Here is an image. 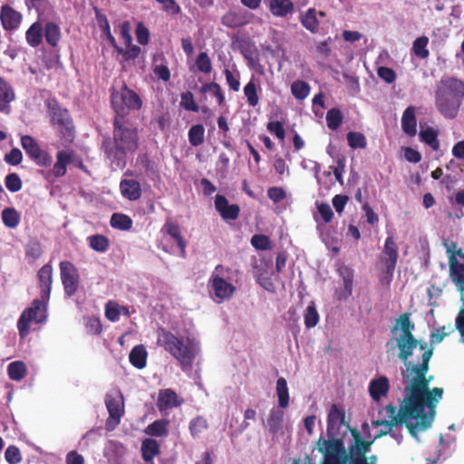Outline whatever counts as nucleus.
<instances>
[{"label":"nucleus","instance_id":"obj_54","mask_svg":"<svg viewBox=\"0 0 464 464\" xmlns=\"http://www.w3.org/2000/svg\"><path fill=\"white\" fill-rule=\"evenodd\" d=\"M6 188L11 192H17L22 188V181L16 173L6 175L5 179Z\"/></svg>","mask_w":464,"mask_h":464},{"label":"nucleus","instance_id":"obj_26","mask_svg":"<svg viewBox=\"0 0 464 464\" xmlns=\"http://www.w3.org/2000/svg\"><path fill=\"white\" fill-rule=\"evenodd\" d=\"M43 28L46 43L52 47H56L62 37L60 26L54 22H47Z\"/></svg>","mask_w":464,"mask_h":464},{"label":"nucleus","instance_id":"obj_53","mask_svg":"<svg viewBox=\"0 0 464 464\" xmlns=\"http://www.w3.org/2000/svg\"><path fill=\"white\" fill-rule=\"evenodd\" d=\"M252 246L258 250L271 249V241L268 237L265 235H255L251 238Z\"/></svg>","mask_w":464,"mask_h":464},{"label":"nucleus","instance_id":"obj_34","mask_svg":"<svg viewBox=\"0 0 464 464\" xmlns=\"http://www.w3.org/2000/svg\"><path fill=\"white\" fill-rule=\"evenodd\" d=\"M437 137V131L430 127L422 129L420 131V140L428 144L433 150H438L440 148V142Z\"/></svg>","mask_w":464,"mask_h":464},{"label":"nucleus","instance_id":"obj_9","mask_svg":"<svg viewBox=\"0 0 464 464\" xmlns=\"http://www.w3.org/2000/svg\"><path fill=\"white\" fill-rule=\"evenodd\" d=\"M105 405L109 412L106 427L108 430H113L120 424L124 413V401L121 392L120 391H112L107 393Z\"/></svg>","mask_w":464,"mask_h":464},{"label":"nucleus","instance_id":"obj_13","mask_svg":"<svg viewBox=\"0 0 464 464\" xmlns=\"http://www.w3.org/2000/svg\"><path fill=\"white\" fill-rule=\"evenodd\" d=\"M23 15L9 5H2L0 9V21L5 31H15L22 23Z\"/></svg>","mask_w":464,"mask_h":464},{"label":"nucleus","instance_id":"obj_55","mask_svg":"<svg viewBox=\"0 0 464 464\" xmlns=\"http://www.w3.org/2000/svg\"><path fill=\"white\" fill-rule=\"evenodd\" d=\"M207 427V420L202 417H197L189 422V430L194 437L201 433Z\"/></svg>","mask_w":464,"mask_h":464},{"label":"nucleus","instance_id":"obj_41","mask_svg":"<svg viewBox=\"0 0 464 464\" xmlns=\"http://www.w3.org/2000/svg\"><path fill=\"white\" fill-rule=\"evenodd\" d=\"M204 134H205V129L203 125L197 124L193 125L188 133V141L189 143L194 146L198 147L201 145L204 141Z\"/></svg>","mask_w":464,"mask_h":464},{"label":"nucleus","instance_id":"obj_25","mask_svg":"<svg viewBox=\"0 0 464 464\" xmlns=\"http://www.w3.org/2000/svg\"><path fill=\"white\" fill-rule=\"evenodd\" d=\"M416 126L415 108L409 106L406 108L401 117L402 130L409 136H414L417 132Z\"/></svg>","mask_w":464,"mask_h":464},{"label":"nucleus","instance_id":"obj_19","mask_svg":"<svg viewBox=\"0 0 464 464\" xmlns=\"http://www.w3.org/2000/svg\"><path fill=\"white\" fill-rule=\"evenodd\" d=\"M382 261L385 268L394 270L398 260V246L392 237H388L385 240L382 250Z\"/></svg>","mask_w":464,"mask_h":464},{"label":"nucleus","instance_id":"obj_24","mask_svg":"<svg viewBox=\"0 0 464 464\" xmlns=\"http://www.w3.org/2000/svg\"><path fill=\"white\" fill-rule=\"evenodd\" d=\"M72 152L69 150H60L56 154V162L53 167V174L56 178L66 174L67 166L71 163Z\"/></svg>","mask_w":464,"mask_h":464},{"label":"nucleus","instance_id":"obj_29","mask_svg":"<svg viewBox=\"0 0 464 464\" xmlns=\"http://www.w3.org/2000/svg\"><path fill=\"white\" fill-rule=\"evenodd\" d=\"M43 25L39 22L34 23L25 33L27 44L32 47H37L43 41Z\"/></svg>","mask_w":464,"mask_h":464},{"label":"nucleus","instance_id":"obj_49","mask_svg":"<svg viewBox=\"0 0 464 464\" xmlns=\"http://www.w3.org/2000/svg\"><path fill=\"white\" fill-rule=\"evenodd\" d=\"M327 126L331 130H336L343 121L342 112L338 109H331L326 114Z\"/></svg>","mask_w":464,"mask_h":464},{"label":"nucleus","instance_id":"obj_56","mask_svg":"<svg viewBox=\"0 0 464 464\" xmlns=\"http://www.w3.org/2000/svg\"><path fill=\"white\" fill-rule=\"evenodd\" d=\"M120 314H121V306L118 304L109 302L106 304L105 315L108 320H110L111 322H117L120 318Z\"/></svg>","mask_w":464,"mask_h":464},{"label":"nucleus","instance_id":"obj_57","mask_svg":"<svg viewBox=\"0 0 464 464\" xmlns=\"http://www.w3.org/2000/svg\"><path fill=\"white\" fill-rule=\"evenodd\" d=\"M5 460L10 464H17L22 460L20 450L15 446H9L5 453Z\"/></svg>","mask_w":464,"mask_h":464},{"label":"nucleus","instance_id":"obj_40","mask_svg":"<svg viewBox=\"0 0 464 464\" xmlns=\"http://www.w3.org/2000/svg\"><path fill=\"white\" fill-rule=\"evenodd\" d=\"M142 457L145 461H150L159 453V445L156 440L146 439L141 445Z\"/></svg>","mask_w":464,"mask_h":464},{"label":"nucleus","instance_id":"obj_48","mask_svg":"<svg viewBox=\"0 0 464 464\" xmlns=\"http://www.w3.org/2000/svg\"><path fill=\"white\" fill-rule=\"evenodd\" d=\"M141 50L139 46L130 44V45H126V48L123 49L121 47H117V53L121 54L124 61H130L136 59Z\"/></svg>","mask_w":464,"mask_h":464},{"label":"nucleus","instance_id":"obj_50","mask_svg":"<svg viewBox=\"0 0 464 464\" xmlns=\"http://www.w3.org/2000/svg\"><path fill=\"white\" fill-rule=\"evenodd\" d=\"M180 105L186 111L193 112H198L199 111V107L194 100L193 93L190 92H186L181 94Z\"/></svg>","mask_w":464,"mask_h":464},{"label":"nucleus","instance_id":"obj_37","mask_svg":"<svg viewBox=\"0 0 464 464\" xmlns=\"http://www.w3.org/2000/svg\"><path fill=\"white\" fill-rule=\"evenodd\" d=\"M111 226L120 230H130L132 227V220L127 215L114 213L111 218Z\"/></svg>","mask_w":464,"mask_h":464},{"label":"nucleus","instance_id":"obj_35","mask_svg":"<svg viewBox=\"0 0 464 464\" xmlns=\"http://www.w3.org/2000/svg\"><path fill=\"white\" fill-rule=\"evenodd\" d=\"M276 393L278 396V404L280 408H286L289 403V393L287 382L285 378L281 377L276 382Z\"/></svg>","mask_w":464,"mask_h":464},{"label":"nucleus","instance_id":"obj_47","mask_svg":"<svg viewBox=\"0 0 464 464\" xmlns=\"http://www.w3.org/2000/svg\"><path fill=\"white\" fill-rule=\"evenodd\" d=\"M319 321V314L314 303H311L305 309L304 324L307 328L314 327Z\"/></svg>","mask_w":464,"mask_h":464},{"label":"nucleus","instance_id":"obj_10","mask_svg":"<svg viewBox=\"0 0 464 464\" xmlns=\"http://www.w3.org/2000/svg\"><path fill=\"white\" fill-rule=\"evenodd\" d=\"M372 442L363 440L359 432H353V442L349 446V464H376L375 457L370 459L365 457Z\"/></svg>","mask_w":464,"mask_h":464},{"label":"nucleus","instance_id":"obj_60","mask_svg":"<svg viewBox=\"0 0 464 464\" xmlns=\"http://www.w3.org/2000/svg\"><path fill=\"white\" fill-rule=\"evenodd\" d=\"M378 76L387 83H392L396 80L395 72L388 67L380 66L377 69Z\"/></svg>","mask_w":464,"mask_h":464},{"label":"nucleus","instance_id":"obj_46","mask_svg":"<svg viewBox=\"0 0 464 464\" xmlns=\"http://www.w3.org/2000/svg\"><path fill=\"white\" fill-rule=\"evenodd\" d=\"M90 246L97 252H105L109 247V241L102 235H94L89 237Z\"/></svg>","mask_w":464,"mask_h":464},{"label":"nucleus","instance_id":"obj_16","mask_svg":"<svg viewBox=\"0 0 464 464\" xmlns=\"http://www.w3.org/2000/svg\"><path fill=\"white\" fill-rule=\"evenodd\" d=\"M325 17V13L309 8L300 15L301 24L312 34L320 33V19Z\"/></svg>","mask_w":464,"mask_h":464},{"label":"nucleus","instance_id":"obj_44","mask_svg":"<svg viewBox=\"0 0 464 464\" xmlns=\"http://www.w3.org/2000/svg\"><path fill=\"white\" fill-rule=\"evenodd\" d=\"M21 145L25 150L26 154L32 159L40 150V146L35 140L29 136L24 135L21 137Z\"/></svg>","mask_w":464,"mask_h":464},{"label":"nucleus","instance_id":"obj_11","mask_svg":"<svg viewBox=\"0 0 464 464\" xmlns=\"http://www.w3.org/2000/svg\"><path fill=\"white\" fill-rule=\"evenodd\" d=\"M51 122L68 141L73 138V125L67 110L57 105L50 107Z\"/></svg>","mask_w":464,"mask_h":464},{"label":"nucleus","instance_id":"obj_15","mask_svg":"<svg viewBox=\"0 0 464 464\" xmlns=\"http://www.w3.org/2000/svg\"><path fill=\"white\" fill-rule=\"evenodd\" d=\"M337 272L343 279V287L336 290V297L338 300H346L353 294L354 271L350 266L342 265Z\"/></svg>","mask_w":464,"mask_h":464},{"label":"nucleus","instance_id":"obj_39","mask_svg":"<svg viewBox=\"0 0 464 464\" xmlns=\"http://www.w3.org/2000/svg\"><path fill=\"white\" fill-rule=\"evenodd\" d=\"M244 57L247 61V65L250 69L260 75L265 73L264 66L260 63L259 54L256 50L245 52Z\"/></svg>","mask_w":464,"mask_h":464},{"label":"nucleus","instance_id":"obj_28","mask_svg":"<svg viewBox=\"0 0 464 464\" xmlns=\"http://www.w3.org/2000/svg\"><path fill=\"white\" fill-rule=\"evenodd\" d=\"M147 356L148 353L146 348L144 345L140 344L131 349L129 354V360L130 362L137 369H143L147 363Z\"/></svg>","mask_w":464,"mask_h":464},{"label":"nucleus","instance_id":"obj_38","mask_svg":"<svg viewBox=\"0 0 464 464\" xmlns=\"http://www.w3.org/2000/svg\"><path fill=\"white\" fill-rule=\"evenodd\" d=\"M9 378L13 381H21L26 374V366L23 362L15 361L7 367Z\"/></svg>","mask_w":464,"mask_h":464},{"label":"nucleus","instance_id":"obj_8","mask_svg":"<svg viewBox=\"0 0 464 464\" xmlns=\"http://www.w3.org/2000/svg\"><path fill=\"white\" fill-rule=\"evenodd\" d=\"M111 104L117 113L116 117L124 118L130 111L139 110L142 102L135 92L124 86L120 91L111 92Z\"/></svg>","mask_w":464,"mask_h":464},{"label":"nucleus","instance_id":"obj_22","mask_svg":"<svg viewBox=\"0 0 464 464\" xmlns=\"http://www.w3.org/2000/svg\"><path fill=\"white\" fill-rule=\"evenodd\" d=\"M121 195L131 201L137 200L141 196L140 185L134 179H123L120 183Z\"/></svg>","mask_w":464,"mask_h":464},{"label":"nucleus","instance_id":"obj_58","mask_svg":"<svg viewBox=\"0 0 464 464\" xmlns=\"http://www.w3.org/2000/svg\"><path fill=\"white\" fill-rule=\"evenodd\" d=\"M135 34L137 41L140 44H148L150 38V31L142 23H138Z\"/></svg>","mask_w":464,"mask_h":464},{"label":"nucleus","instance_id":"obj_32","mask_svg":"<svg viewBox=\"0 0 464 464\" xmlns=\"http://www.w3.org/2000/svg\"><path fill=\"white\" fill-rule=\"evenodd\" d=\"M221 23L227 27L236 28L244 25L246 21L240 13L229 11L222 16Z\"/></svg>","mask_w":464,"mask_h":464},{"label":"nucleus","instance_id":"obj_14","mask_svg":"<svg viewBox=\"0 0 464 464\" xmlns=\"http://www.w3.org/2000/svg\"><path fill=\"white\" fill-rule=\"evenodd\" d=\"M183 401L173 390L163 389L159 392L157 407L160 412L167 413L168 411L180 406Z\"/></svg>","mask_w":464,"mask_h":464},{"label":"nucleus","instance_id":"obj_61","mask_svg":"<svg viewBox=\"0 0 464 464\" xmlns=\"http://www.w3.org/2000/svg\"><path fill=\"white\" fill-rule=\"evenodd\" d=\"M32 160H34L37 165L42 167H49L53 162L52 157L42 149H40V150L35 155H34Z\"/></svg>","mask_w":464,"mask_h":464},{"label":"nucleus","instance_id":"obj_1","mask_svg":"<svg viewBox=\"0 0 464 464\" xmlns=\"http://www.w3.org/2000/svg\"><path fill=\"white\" fill-rule=\"evenodd\" d=\"M413 330L414 324L408 314H401L392 329V338L387 346L394 345L398 348V357L404 363L405 370L401 374L405 396L398 411L392 404L383 408L372 407L369 411L371 423L377 430L372 441L382 435L390 434L400 444L402 435L397 430L402 424L420 441L418 433L430 429L434 420L436 406L442 398L443 390H429L432 377L426 378V374L433 349H426V345L416 340L411 333Z\"/></svg>","mask_w":464,"mask_h":464},{"label":"nucleus","instance_id":"obj_7","mask_svg":"<svg viewBox=\"0 0 464 464\" xmlns=\"http://www.w3.org/2000/svg\"><path fill=\"white\" fill-rule=\"evenodd\" d=\"M229 272L230 269L217 266L209 279L208 286L218 303L230 299L236 292L237 288L231 282Z\"/></svg>","mask_w":464,"mask_h":464},{"label":"nucleus","instance_id":"obj_5","mask_svg":"<svg viewBox=\"0 0 464 464\" xmlns=\"http://www.w3.org/2000/svg\"><path fill=\"white\" fill-rule=\"evenodd\" d=\"M464 98V82L455 77L444 76L437 83L435 103L439 111L448 119H454Z\"/></svg>","mask_w":464,"mask_h":464},{"label":"nucleus","instance_id":"obj_2","mask_svg":"<svg viewBox=\"0 0 464 464\" xmlns=\"http://www.w3.org/2000/svg\"><path fill=\"white\" fill-rule=\"evenodd\" d=\"M101 149L112 170L123 169L127 165L128 157L139 149L137 129L124 118L115 117L112 138H104Z\"/></svg>","mask_w":464,"mask_h":464},{"label":"nucleus","instance_id":"obj_62","mask_svg":"<svg viewBox=\"0 0 464 464\" xmlns=\"http://www.w3.org/2000/svg\"><path fill=\"white\" fill-rule=\"evenodd\" d=\"M23 160V154L19 149H13L5 155V160L11 165H18Z\"/></svg>","mask_w":464,"mask_h":464},{"label":"nucleus","instance_id":"obj_59","mask_svg":"<svg viewBox=\"0 0 464 464\" xmlns=\"http://www.w3.org/2000/svg\"><path fill=\"white\" fill-rule=\"evenodd\" d=\"M224 74L226 76V81H227V83L228 84L229 88L231 90H233L234 92L239 91V88H240L239 73L237 72L235 74L228 69H225Z\"/></svg>","mask_w":464,"mask_h":464},{"label":"nucleus","instance_id":"obj_31","mask_svg":"<svg viewBox=\"0 0 464 464\" xmlns=\"http://www.w3.org/2000/svg\"><path fill=\"white\" fill-rule=\"evenodd\" d=\"M169 421L165 419L157 420L146 428V433L153 437H163L168 435Z\"/></svg>","mask_w":464,"mask_h":464},{"label":"nucleus","instance_id":"obj_4","mask_svg":"<svg viewBox=\"0 0 464 464\" xmlns=\"http://www.w3.org/2000/svg\"><path fill=\"white\" fill-rule=\"evenodd\" d=\"M157 343L179 362L184 372L191 371L193 362L200 352L199 341L191 334L176 336L170 332L160 329Z\"/></svg>","mask_w":464,"mask_h":464},{"label":"nucleus","instance_id":"obj_45","mask_svg":"<svg viewBox=\"0 0 464 464\" xmlns=\"http://www.w3.org/2000/svg\"><path fill=\"white\" fill-rule=\"evenodd\" d=\"M347 141L353 149H364L367 145L365 136L361 132L350 131L347 134Z\"/></svg>","mask_w":464,"mask_h":464},{"label":"nucleus","instance_id":"obj_21","mask_svg":"<svg viewBox=\"0 0 464 464\" xmlns=\"http://www.w3.org/2000/svg\"><path fill=\"white\" fill-rule=\"evenodd\" d=\"M41 297L50 299L53 283V268L50 265H44L38 272Z\"/></svg>","mask_w":464,"mask_h":464},{"label":"nucleus","instance_id":"obj_64","mask_svg":"<svg viewBox=\"0 0 464 464\" xmlns=\"http://www.w3.org/2000/svg\"><path fill=\"white\" fill-rule=\"evenodd\" d=\"M267 196L275 203H278L285 198V192L282 188L273 187L267 190Z\"/></svg>","mask_w":464,"mask_h":464},{"label":"nucleus","instance_id":"obj_17","mask_svg":"<svg viewBox=\"0 0 464 464\" xmlns=\"http://www.w3.org/2000/svg\"><path fill=\"white\" fill-rule=\"evenodd\" d=\"M368 390L372 401L374 402H380L388 394L390 382L387 377L380 376L370 382Z\"/></svg>","mask_w":464,"mask_h":464},{"label":"nucleus","instance_id":"obj_30","mask_svg":"<svg viewBox=\"0 0 464 464\" xmlns=\"http://www.w3.org/2000/svg\"><path fill=\"white\" fill-rule=\"evenodd\" d=\"M1 219L8 228H15L20 221L21 215L14 208H5L1 213Z\"/></svg>","mask_w":464,"mask_h":464},{"label":"nucleus","instance_id":"obj_43","mask_svg":"<svg viewBox=\"0 0 464 464\" xmlns=\"http://www.w3.org/2000/svg\"><path fill=\"white\" fill-rule=\"evenodd\" d=\"M195 65L197 70L202 73L208 74L212 71V63L206 52H201L196 58Z\"/></svg>","mask_w":464,"mask_h":464},{"label":"nucleus","instance_id":"obj_63","mask_svg":"<svg viewBox=\"0 0 464 464\" xmlns=\"http://www.w3.org/2000/svg\"><path fill=\"white\" fill-rule=\"evenodd\" d=\"M267 130L276 135L278 139L284 140L285 138V129L280 121H270L267 124Z\"/></svg>","mask_w":464,"mask_h":464},{"label":"nucleus","instance_id":"obj_33","mask_svg":"<svg viewBox=\"0 0 464 464\" xmlns=\"http://www.w3.org/2000/svg\"><path fill=\"white\" fill-rule=\"evenodd\" d=\"M310 91V85L304 81L297 80L291 84V93L297 100H304L309 95Z\"/></svg>","mask_w":464,"mask_h":464},{"label":"nucleus","instance_id":"obj_27","mask_svg":"<svg viewBox=\"0 0 464 464\" xmlns=\"http://www.w3.org/2000/svg\"><path fill=\"white\" fill-rule=\"evenodd\" d=\"M268 7L277 17H285L294 11V5L290 0H270Z\"/></svg>","mask_w":464,"mask_h":464},{"label":"nucleus","instance_id":"obj_51","mask_svg":"<svg viewBox=\"0 0 464 464\" xmlns=\"http://www.w3.org/2000/svg\"><path fill=\"white\" fill-rule=\"evenodd\" d=\"M136 165L141 168L146 174L150 175L156 172L154 163L150 160L148 154H140L136 160Z\"/></svg>","mask_w":464,"mask_h":464},{"label":"nucleus","instance_id":"obj_23","mask_svg":"<svg viewBox=\"0 0 464 464\" xmlns=\"http://www.w3.org/2000/svg\"><path fill=\"white\" fill-rule=\"evenodd\" d=\"M162 229L177 243L180 250V256L182 257H185L187 244L185 239L181 236L179 225L172 221H167L163 226Z\"/></svg>","mask_w":464,"mask_h":464},{"label":"nucleus","instance_id":"obj_36","mask_svg":"<svg viewBox=\"0 0 464 464\" xmlns=\"http://www.w3.org/2000/svg\"><path fill=\"white\" fill-rule=\"evenodd\" d=\"M244 94L249 106L256 107L258 104L259 97L257 94V86L254 78H251L244 87Z\"/></svg>","mask_w":464,"mask_h":464},{"label":"nucleus","instance_id":"obj_42","mask_svg":"<svg viewBox=\"0 0 464 464\" xmlns=\"http://www.w3.org/2000/svg\"><path fill=\"white\" fill-rule=\"evenodd\" d=\"M429 44V38L427 36H420L418 37L412 44V51L414 54L420 58V59H426L430 52L427 49V45Z\"/></svg>","mask_w":464,"mask_h":464},{"label":"nucleus","instance_id":"obj_3","mask_svg":"<svg viewBox=\"0 0 464 464\" xmlns=\"http://www.w3.org/2000/svg\"><path fill=\"white\" fill-rule=\"evenodd\" d=\"M327 435L329 440L320 438L317 442V450L324 456L322 464H343L344 445L342 436L347 431L358 432L352 430L344 420V412L337 405L331 406L327 419ZM293 464H314L308 457L297 459Z\"/></svg>","mask_w":464,"mask_h":464},{"label":"nucleus","instance_id":"obj_18","mask_svg":"<svg viewBox=\"0 0 464 464\" xmlns=\"http://www.w3.org/2000/svg\"><path fill=\"white\" fill-rule=\"evenodd\" d=\"M215 208L224 219L235 220L239 214L238 206L236 204L230 205L227 199L219 194L215 197Z\"/></svg>","mask_w":464,"mask_h":464},{"label":"nucleus","instance_id":"obj_52","mask_svg":"<svg viewBox=\"0 0 464 464\" xmlns=\"http://www.w3.org/2000/svg\"><path fill=\"white\" fill-rule=\"evenodd\" d=\"M15 94L13 87L2 77H0V99L5 102H13Z\"/></svg>","mask_w":464,"mask_h":464},{"label":"nucleus","instance_id":"obj_12","mask_svg":"<svg viewBox=\"0 0 464 464\" xmlns=\"http://www.w3.org/2000/svg\"><path fill=\"white\" fill-rule=\"evenodd\" d=\"M59 266L64 293L70 297L76 293L79 286L78 270L70 261H62Z\"/></svg>","mask_w":464,"mask_h":464},{"label":"nucleus","instance_id":"obj_20","mask_svg":"<svg viewBox=\"0 0 464 464\" xmlns=\"http://www.w3.org/2000/svg\"><path fill=\"white\" fill-rule=\"evenodd\" d=\"M285 411L283 408L273 407L266 420V427L270 433L278 434L283 430Z\"/></svg>","mask_w":464,"mask_h":464},{"label":"nucleus","instance_id":"obj_6","mask_svg":"<svg viewBox=\"0 0 464 464\" xmlns=\"http://www.w3.org/2000/svg\"><path fill=\"white\" fill-rule=\"evenodd\" d=\"M49 299H35L32 305L26 308L20 315L17 322L19 334L24 338L29 334L30 324L44 323L47 319V304Z\"/></svg>","mask_w":464,"mask_h":464}]
</instances>
